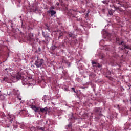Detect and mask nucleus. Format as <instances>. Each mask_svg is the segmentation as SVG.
I'll return each mask as SVG.
<instances>
[{
    "mask_svg": "<svg viewBox=\"0 0 131 131\" xmlns=\"http://www.w3.org/2000/svg\"><path fill=\"white\" fill-rule=\"evenodd\" d=\"M34 65L36 67V68H40V67H42L45 65V60L39 57H37Z\"/></svg>",
    "mask_w": 131,
    "mask_h": 131,
    "instance_id": "1",
    "label": "nucleus"
},
{
    "mask_svg": "<svg viewBox=\"0 0 131 131\" xmlns=\"http://www.w3.org/2000/svg\"><path fill=\"white\" fill-rule=\"evenodd\" d=\"M102 111H101V108L100 107H96L94 108V114L95 115V118H97V119H99V117H97L98 115L101 116V115H102Z\"/></svg>",
    "mask_w": 131,
    "mask_h": 131,
    "instance_id": "2",
    "label": "nucleus"
},
{
    "mask_svg": "<svg viewBox=\"0 0 131 131\" xmlns=\"http://www.w3.org/2000/svg\"><path fill=\"white\" fill-rule=\"evenodd\" d=\"M28 40L30 41V42H33V41H34L35 39L34 38H33V34H30L29 35V36L28 37Z\"/></svg>",
    "mask_w": 131,
    "mask_h": 131,
    "instance_id": "3",
    "label": "nucleus"
},
{
    "mask_svg": "<svg viewBox=\"0 0 131 131\" xmlns=\"http://www.w3.org/2000/svg\"><path fill=\"white\" fill-rule=\"evenodd\" d=\"M9 124H11L14 122V116L9 115Z\"/></svg>",
    "mask_w": 131,
    "mask_h": 131,
    "instance_id": "4",
    "label": "nucleus"
},
{
    "mask_svg": "<svg viewBox=\"0 0 131 131\" xmlns=\"http://www.w3.org/2000/svg\"><path fill=\"white\" fill-rule=\"evenodd\" d=\"M113 4V6L114 8H116V7L115 6V4H118L120 6H121V4H120V1L119 0H114L112 2Z\"/></svg>",
    "mask_w": 131,
    "mask_h": 131,
    "instance_id": "5",
    "label": "nucleus"
},
{
    "mask_svg": "<svg viewBox=\"0 0 131 131\" xmlns=\"http://www.w3.org/2000/svg\"><path fill=\"white\" fill-rule=\"evenodd\" d=\"M31 108L35 112H39V107H37L35 105H31Z\"/></svg>",
    "mask_w": 131,
    "mask_h": 131,
    "instance_id": "6",
    "label": "nucleus"
},
{
    "mask_svg": "<svg viewBox=\"0 0 131 131\" xmlns=\"http://www.w3.org/2000/svg\"><path fill=\"white\" fill-rule=\"evenodd\" d=\"M116 43H118V45H119V46H123V45H124V42L120 41V39H119V38H117Z\"/></svg>",
    "mask_w": 131,
    "mask_h": 131,
    "instance_id": "7",
    "label": "nucleus"
},
{
    "mask_svg": "<svg viewBox=\"0 0 131 131\" xmlns=\"http://www.w3.org/2000/svg\"><path fill=\"white\" fill-rule=\"evenodd\" d=\"M48 14H51V16L53 17L54 15H56V12L55 10H49L48 11Z\"/></svg>",
    "mask_w": 131,
    "mask_h": 131,
    "instance_id": "8",
    "label": "nucleus"
},
{
    "mask_svg": "<svg viewBox=\"0 0 131 131\" xmlns=\"http://www.w3.org/2000/svg\"><path fill=\"white\" fill-rule=\"evenodd\" d=\"M37 128L34 126L30 127L29 128L28 131H37Z\"/></svg>",
    "mask_w": 131,
    "mask_h": 131,
    "instance_id": "9",
    "label": "nucleus"
},
{
    "mask_svg": "<svg viewBox=\"0 0 131 131\" xmlns=\"http://www.w3.org/2000/svg\"><path fill=\"white\" fill-rule=\"evenodd\" d=\"M43 37H45L46 40L47 41H49V40L50 39V37L49 36V34H46L45 35H43Z\"/></svg>",
    "mask_w": 131,
    "mask_h": 131,
    "instance_id": "10",
    "label": "nucleus"
},
{
    "mask_svg": "<svg viewBox=\"0 0 131 131\" xmlns=\"http://www.w3.org/2000/svg\"><path fill=\"white\" fill-rule=\"evenodd\" d=\"M3 81H6V82L10 83V79L7 77H4L3 79Z\"/></svg>",
    "mask_w": 131,
    "mask_h": 131,
    "instance_id": "11",
    "label": "nucleus"
},
{
    "mask_svg": "<svg viewBox=\"0 0 131 131\" xmlns=\"http://www.w3.org/2000/svg\"><path fill=\"white\" fill-rule=\"evenodd\" d=\"M40 112H42V113H43V112H47L48 107H45L44 108H40Z\"/></svg>",
    "mask_w": 131,
    "mask_h": 131,
    "instance_id": "12",
    "label": "nucleus"
},
{
    "mask_svg": "<svg viewBox=\"0 0 131 131\" xmlns=\"http://www.w3.org/2000/svg\"><path fill=\"white\" fill-rule=\"evenodd\" d=\"M66 127L67 129H71L72 128V124L70 123Z\"/></svg>",
    "mask_w": 131,
    "mask_h": 131,
    "instance_id": "13",
    "label": "nucleus"
},
{
    "mask_svg": "<svg viewBox=\"0 0 131 131\" xmlns=\"http://www.w3.org/2000/svg\"><path fill=\"white\" fill-rule=\"evenodd\" d=\"M122 46L124 47V50H125V49H127V50H131L130 47H129L128 45H125V43Z\"/></svg>",
    "mask_w": 131,
    "mask_h": 131,
    "instance_id": "14",
    "label": "nucleus"
},
{
    "mask_svg": "<svg viewBox=\"0 0 131 131\" xmlns=\"http://www.w3.org/2000/svg\"><path fill=\"white\" fill-rule=\"evenodd\" d=\"M13 92L14 95H20V92H19V90H18L13 89Z\"/></svg>",
    "mask_w": 131,
    "mask_h": 131,
    "instance_id": "15",
    "label": "nucleus"
},
{
    "mask_svg": "<svg viewBox=\"0 0 131 131\" xmlns=\"http://www.w3.org/2000/svg\"><path fill=\"white\" fill-rule=\"evenodd\" d=\"M46 27H45V29H47V30H48V31H49L50 32H51V29H50V27L49 26V25L46 23L45 24Z\"/></svg>",
    "mask_w": 131,
    "mask_h": 131,
    "instance_id": "16",
    "label": "nucleus"
},
{
    "mask_svg": "<svg viewBox=\"0 0 131 131\" xmlns=\"http://www.w3.org/2000/svg\"><path fill=\"white\" fill-rule=\"evenodd\" d=\"M16 78L17 79V80L21 79V75H20L19 73H17L16 75Z\"/></svg>",
    "mask_w": 131,
    "mask_h": 131,
    "instance_id": "17",
    "label": "nucleus"
},
{
    "mask_svg": "<svg viewBox=\"0 0 131 131\" xmlns=\"http://www.w3.org/2000/svg\"><path fill=\"white\" fill-rule=\"evenodd\" d=\"M37 129H38L39 130L45 131V127H37Z\"/></svg>",
    "mask_w": 131,
    "mask_h": 131,
    "instance_id": "18",
    "label": "nucleus"
},
{
    "mask_svg": "<svg viewBox=\"0 0 131 131\" xmlns=\"http://www.w3.org/2000/svg\"><path fill=\"white\" fill-rule=\"evenodd\" d=\"M55 49H57V46L55 45H53L51 47V50L52 51H54L55 50Z\"/></svg>",
    "mask_w": 131,
    "mask_h": 131,
    "instance_id": "19",
    "label": "nucleus"
},
{
    "mask_svg": "<svg viewBox=\"0 0 131 131\" xmlns=\"http://www.w3.org/2000/svg\"><path fill=\"white\" fill-rule=\"evenodd\" d=\"M66 12H67V13H69V14H70V15H72V13H71V10H68V8H66Z\"/></svg>",
    "mask_w": 131,
    "mask_h": 131,
    "instance_id": "20",
    "label": "nucleus"
},
{
    "mask_svg": "<svg viewBox=\"0 0 131 131\" xmlns=\"http://www.w3.org/2000/svg\"><path fill=\"white\" fill-rule=\"evenodd\" d=\"M92 64L93 67H96V66H97V64H98V63H97V62H95V61H92Z\"/></svg>",
    "mask_w": 131,
    "mask_h": 131,
    "instance_id": "21",
    "label": "nucleus"
},
{
    "mask_svg": "<svg viewBox=\"0 0 131 131\" xmlns=\"http://www.w3.org/2000/svg\"><path fill=\"white\" fill-rule=\"evenodd\" d=\"M103 4H106V5H108L109 4V1H107V0H104L103 1H102Z\"/></svg>",
    "mask_w": 131,
    "mask_h": 131,
    "instance_id": "22",
    "label": "nucleus"
},
{
    "mask_svg": "<svg viewBox=\"0 0 131 131\" xmlns=\"http://www.w3.org/2000/svg\"><path fill=\"white\" fill-rule=\"evenodd\" d=\"M54 10H55V6H51L49 9V11H54Z\"/></svg>",
    "mask_w": 131,
    "mask_h": 131,
    "instance_id": "23",
    "label": "nucleus"
},
{
    "mask_svg": "<svg viewBox=\"0 0 131 131\" xmlns=\"http://www.w3.org/2000/svg\"><path fill=\"white\" fill-rule=\"evenodd\" d=\"M1 117L2 118H4V117H6V115H5V113H1Z\"/></svg>",
    "mask_w": 131,
    "mask_h": 131,
    "instance_id": "24",
    "label": "nucleus"
},
{
    "mask_svg": "<svg viewBox=\"0 0 131 131\" xmlns=\"http://www.w3.org/2000/svg\"><path fill=\"white\" fill-rule=\"evenodd\" d=\"M69 37H74V35L73 34L69 33Z\"/></svg>",
    "mask_w": 131,
    "mask_h": 131,
    "instance_id": "25",
    "label": "nucleus"
},
{
    "mask_svg": "<svg viewBox=\"0 0 131 131\" xmlns=\"http://www.w3.org/2000/svg\"><path fill=\"white\" fill-rule=\"evenodd\" d=\"M108 14L110 15V16H112L113 15V13H112V11H108Z\"/></svg>",
    "mask_w": 131,
    "mask_h": 131,
    "instance_id": "26",
    "label": "nucleus"
},
{
    "mask_svg": "<svg viewBox=\"0 0 131 131\" xmlns=\"http://www.w3.org/2000/svg\"><path fill=\"white\" fill-rule=\"evenodd\" d=\"M62 36H63V34H62V33H60L59 34L58 38H61V37H62Z\"/></svg>",
    "mask_w": 131,
    "mask_h": 131,
    "instance_id": "27",
    "label": "nucleus"
},
{
    "mask_svg": "<svg viewBox=\"0 0 131 131\" xmlns=\"http://www.w3.org/2000/svg\"><path fill=\"white\" fill-rule=\"evenodd\" d=\"M95 67H98V68H101V65H100V64H99V63H97Z\"/></svg>",
    "mask_w": 131,
    "mask_h": 131,
    "instance_id": "28",
    "label": "nucleus"
},
{
    "mask_svg": "<svg viewBox=\"0 0 131 131\" xmlns=\"http://www.w3.org/2000/svg\"><path fill=\"white\" fill-rule=\"evenodd\" d=\"M72 90L74 93H76V92L75 91V89L74 88H72Z\"/></svg>",
    "mask_w": 131,
    "mask_h": 131,
    "instance_id": "29",
    "label": "nucleus"
},
{
    "mask_svg": "<svg viewBox=\"0 0 131 131\" xmlns=\"http://www.w3.org/2000/svg\"><path fill=\"white\" fill-rule=\"evenodd\" d=\"M116 106H117V109H118V110H119V109H120L119 104H118V105H116Z\"/></svg>",
    "mask_w": 131,
    "mask_h": 131,
    "instance_id": "30",
    "label": "nucleus"
},
{
    "mask_svg": "<svg viewBox=\"0 0 131 131\" xmlns=\"http://www.w3.org/2000/svg\"><path fill=\"white\" fill-rule=\"evenodd\" d=\"M104 55L102 54L101 59H104Z\"/></svg>",
    "mask_w": 131,
    "mask_h": 131,
    "instance_id": "31",
    "label": "nucleus"
},
{
    "mask_svg": "<svg viewBox=\"0 0 131 131\" xmlns=\"http://www.w3.org/2000/svg\"><path fill=\"white\" fill-rule=\"evenodd\" d=\"M127 86L129 87V90L130 89V84H127Z\"/></svg>",
    "mask_w": 131,
    "mask_h": 131,
    "instance_id": "32",
    "label": "nucleus"
},
{
    "mask_svg": "<svg viewBox=\"0 0 131 131\" xmlns=\"http://www.w3.org/2000/svg\"><path fill=\"white\" fill-rule=\"evenodd\" d=\"M106 51H110V49H109V48H106Z\"/></svg>",
    "mask_w": 131,
    "mask_h": 131,
    "instance_id": "33",
    "label": "nucleus"
},
{
    "mask_svg": "<svg viewBox=\"0 0 131 131\" xmlns=\"http://www.w3.org/2000/svg\"><path fill=\"white\" fill-rule=\"evenodd\" d=\"M56 5H57V6H59V5H60V4H59V3H56Z\"/></svg>",
    "mask_w": 131,
    "mask_h": 131,
    "instance_id": "34",
    "label": "nucleus"
},
{
    "mask_svg": "<svg viewBox=\"0 0 131 131\" xmlns=\"http://www.w3.org/2000/svg\"><path fill=\"white\" fill-rule=\"evenodd\" d=\"M81 89H85V87H81Z\"/></svg>",
    "mask_w": 131,
    "mask_h": 131,
    "instance_id": "35",
    "label": "nucleus"
},
{
    "mask_svg": "<svg viewBox=\"0 0 131 131\" xmlns=\"http://www.w3.org/2000/svg\"><path fill=\"white\" fill-rule=\"evenodd\" d=\"M73 17L74 18H75V16H74V15H73Z\"/></svg>",
    "mask_w": 131,
    "mask_h": 131,
    "instance_id": "36",
    "label": "nucleus"
},
{
    "mask_svg": "<svg viewBox=\"0 0 131 131\" xmlns=\"http://www.w3.org/2000/svg\"><path fill=\"white\" fill-rule=\"evenodd\" d=\"M19 101H20V100H21V98H19Z\"/></svg>",
    "mask_w": 131,
    "mask_h": 131,
    "instance_id": "37",
    "label": "nucleus"
},
{
    "mask_svg": "<svg viewBox=\"0 0 131 131\" xmlns=\"http://www.w3.org/2000/svg\"><path fill=\"white\" fill-rule=\"evenodd\" d=\"M130 101L131 102V97H130Z\"/></svg>",
    "mask_w": 131,
    "mask_h": 131,
    "instance_id": "38",
    "label": "nucleus"
},
{
    "mask_svg": "<svg viewBox=\"0 0 131 131\" xmlns=\"http://www.w3.org/2000/svg\"><path fill=\"white\" fill-rule=\"evenodd\" d=\"M7 127H9V126H7Z\"/></svg>",
    "mask_w": 131,
    "mask_h": 131,
    "instance_id": "39",
    "label": "nucleus"
}]
</instances>
